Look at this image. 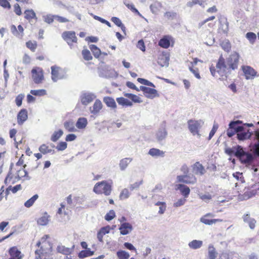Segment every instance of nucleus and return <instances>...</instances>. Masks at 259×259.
<instances>
[{
    "mask_svg": "<svg viewBox=\"0 0 259 259\" xmlns=\"http://www.w3.org/2000/svg\"><path fill=\"white\" fill-rule=\"evenodd\" d=\"M49 238L48 235H45L37 243L38 248L35 251V259H49L52 252V244L48 240Z\"/></svg>",
    "mask_w": 259,
    "mask_h": 259,
    "instance_id": "f257e3e1",
    "label": "nucleus"
},
{
    "mask_svg": "<svg viewBox=\"0 0 259 259\" xmlns=\"http://www.w3.org/2000/svg\"><path fill=\"white\" fill-rule=\"evenodd\" d=\"M113 182L109 181H102L96 183L93 188V191L97 194H104L109 196L112 190Z\"/></svg>",
    "mask_w": 259,
    "mask_h": 259,
    "instance_id": "f03ea898",
    "label": "nucleus"
},
{
    "mask_svg": "<svg viewBox=\"0 0 259 259\" xmlns=\"http://www.w3.org/2000/svg\"><path fill=\"white\" fill-rule=\"evenodd\" d=\"M235 156L238 158L240 162L245 164H250L253 159L252 155L244 151L241 146L238 145L236 148Z\"/></svg>",
    "mask_w": 259,
    "mask_h": 259,
    "instance_id": "7ed1b4c3",
    "label": "nucleus"
},
{
    "mask_svg": "<svg viewBox=\"0 0 259 259\" xmlns=\"http://www.w3.org/2000/svg\"><path fill=\"white\" fill-rule=\"evenodd\" d=\"M227 63L226 64L225 58L223 57L222 55H221L218 59V61L216 64L217 70L215 68V67L213 65H211L209 69L211 74L212 76H217V73H224L226 72V69L227 68Z\"/></svg>",
    "mask_w": 259,
    "mask_h": 259,
    "instance_id": "20e7f679",
    "label": "nucleus"
},
{
    "mask_svg": "<svg viewBox=\"0 0 259 259\" xmlns=\"http://www.w3.org/2000/svg\"><path fill=\"white\" fill-rule=\"evenodd\" d=\"M31 72L34 82L36 84L41 83L44 80L43 69L39 67H34Z\"/></svg>",
    "mask_w": 259,
    "mask_h": 259,
    "instance_id": "39448f33",
    "label": "nucleus"
},
{
    "mask_svg": "<svg viewBox=\"0 0 259 259\" xmlns=\"http://www.w3.org/2000/svg\"><path fill=\"white\" fill-rule=\"evenodd\" d=\"M62 38L71 47L74 43H77V38L73 31H65L62 33Z\"/></svg>",
    "mask_w": 259,
    "mask_h": 259,
    "instance_id": "423d86ee",
    "label": "nucleus"
},
{
    "mask_svg": "<svg viewBox=\"0 0 259 259\" xmlns=\"http://www.w3.org/2000/svg\"><path fill=\"white\" fill-rule=\"evenodd\" d=\"M239 59V55L236 52H233L227 59L229 68L235 70L237 68Z\"/></svg>",
    "mask_w": 259,
    "mask_h": 259,
    "instance_id": "0eeeda50",
    "label": "nucleus"
},
{
    "mask_svg": "<svg viewBox=\"0 0 259 259\" xmlns=\"http://www.w3.org/2000/svg\"><path fill=\"white\" fill-rule=\"evenodd\" d=\"M188 126L189 131L193 135L200 136L199 134V129L200 128L201 120H196L190 119L188 121Z\"/></svg>",
    "mask_w": 259,
    "mask_h": 259,
    "instance_id": "6e6552de",
    "label": "nucleus"
},
{
    "mask_svg": "<svg viewBox=\"0 0 259 259\" xmlns=\"http://www.w3.org/2000/svg\"><path fill=\"white\" fill-rule=\"evenodd\" d=\"M52 79L56 82L59 79H63L65 77L64 71L60 67L53 66L51 67Z\"/></svg>",
    "mask_w": 259,
    "mask_h": 259,
    "instance_id": "1a4fd4ad",
    "label": "nucleus"
},
{
    "mask_svg": "<svg viewBox=\"0 0 259 259\" xmlns=\"http://www.w3.org/2000/svg\"><path fill=\"white\" fill-rule=\"evenodd\" d=\"M177 182L186 184H194L197 181L196 178L191 174L179 175L177 177Z\"/></svg>",
    "mask_w": 259,
    "mask_h": 259,
    "instance_id": "9d476101",
    "label": "nucleus"
},
{
    "mask_svg": "<svg viewBox=\"0 0 259 259\" xmlns=\"http://www.w3.org/2000/svg\"><path fill=\"white\" fill-rule=\"evenodd\" d=\"M213 217V214L211 213H207L202 216L200 220V222L205 225H211L214 224H216L217 223L222 222L223 220L220 219H210L209 218H211Z\"/></svg>",
    "mask_w": 259,
    "mask_h": 259,
    "instance_id": "9b49d317",
    "label": "nucleus"
},
{
    "mask_svg": "<svg viewBox=\"0 0 259 259\" xmlns=\"http://www.w3.org/2000/svg\"><path fill=\"white\" fill-rule=\"evenodd\" d=\"M140 89L143 92L145 96L148 98L153 99L159 97V94L155 89L145 86H141Z\"/></svg>",
    "mask_w": 259,
    "mask_h": 259,
    "instance_id": "f8f14e48",
    "label": "nucleus"
},
{
    "mask_svg": "<svg viewBox=\"0 0 259 259\" xmlns=\"http://www.w3.org/2000/svg\"><path fill=\"white\" fill-rule=\"evenodd\" d=\"M8 252L10 256L9 259H22L24 256L23 254L17 246L10 247Z\"/></svg>",
    "mask_w": 259,
    "mask_h": 259,
    "instance_id": "ddd939ff",
    "label": "nucleus"
},
{
    "mask_svg": "<svg viewBox=\"0 0 259 259\" xmlns=\"http://www.w3.org/2000/svg\"><path fill=\"white\" fill-rule=\"evenodd\" d=\"M198 62H202V61L197 58H193V61L190 63V65L189 66V69L197 79H200L201 76L199 74V69L195 67Z\"/></svg>",
    "mask_w": 259,
    "mask_h": 259,
    "instance_id": "4468645a",
    "label": "nucleus"
},
{
    "mask_svg": "<svg viewBox=\"0 0 259 259\" xmlns=\"http://www.w3.org/2000/svg\"><path fill=\"white\" fill-rule=\"evenodd\" d=\"M242 69L246 79H253L256 75V71L250 66H243Z\"/></svg>",
    "mask_w": 259,
    "mask_h": 259,
    "instance_id": "2eb2a0df",
    "label": "nucleus"
},
{
    "mask_svg": "<svg viewBox=\"0 0 259 259\" xmlns=\"http://www.w3.org/2000/svg\"><path fill=\"white\" fill-rule=\"evenodd\" d=\"M28 118V112L26 109H22L18 112L17 116V123L19 125H22Z\"/></svg>",
    "mask_w": 259,
    "mask_h": 259,
    "instance_id": "dca6fc26",
    "label": "nucleus"
},
{
    "mask_svg": "<svg viewBox=\"0 0 259 259\" xmlns=\"http://www.w3.org/2000/svg\"><path fill=\"white\" fill-rule=\"evenodd\" d=\"M172 41V38L171 36L169 35H165L159 40L158 45L162 48L167 49L169 47L170 43Z\"/></svg>",
    "mask_w": 259,
    "mask_h": 259,
    "instance_id": "f3484780",
    "label": "nucleus"
},
{
    "mask_svg": "<svg viewBox=\"0 0 259 259\" xmlns=\"http://www.w3.org/2000/svg\"><path fill=\"white\" fill-rule=\"evenodd\" d=\"M133 229V228L132 224L129 223H123L119 228L120 234L123 235L129 234Z\"/></svg>",
    "mask_w": 259,
    "mask_h": 259,
    "instance_id": "a211bd4d",
    "label": "nucleus"
},
{
    "mask_svg": "<svg viewBox=\"0 0 259 259\" xmlns=\"http://www.w3.org/2000/svg\"><path fill=\"white\" fill-rule=\"evenodd\" d=\"M111 227L108 225L102 227L97 233V238L100 242H103V236L110 232Z\"/></svg>",
    "mask_w": 259,
    "mask_h": 259,
    "instance_id": "6ab92c4d",
    "label": "nucleus"
},
{
    "mask_svg": "<svg viewBox=\"0 0 259 259\" xmlns=\"http://www.w3.org/2000/svg\"><path fill=\"white\" fill-rule=\"evenodd\" d=\"M10 30L12 34L16 36L22 37L23 35L24 29L21 25H18V30L15 25H12L10 27Z\"/></svg>",
    "mask_w": 259,
    "mask_h": 259,
    "instance_id": "aec40b11",
    "label": "nucleus"
},
{
    "mask_svg": "<svg viewBox=\"0 0 259 259\" xmlns=\"http://www.w3.org/2000/svg\"><path fill=\"white\" fill-rule=\"evenodd\" d=\"M176 187L177 190H180L182 195H183L185 198L188 197L190 192V190L188 186L181 184H179L177 185Z\"/></svg>",
    "mask_w": 259,
    "mask_h": 259,
    "instance_id": "412c9836",
    "label": "nucleus"
},
{
    "mask_svg": "<svg viewBox=\"0 0 259 259\" xmlns=\"http://www.w3.org/2000/svg\"><path fill=\"white\" fill-rule=\"evenodd\" d=\"M24 18L30 22L33 19H37L36 14L32 9L26 10L24 12Z\"/></svg>",
    "mask_w": 259,
    "mask_h": 259,
    "instance_id": "4be33fe9",
    "label": "nucleus"
},
{
    "mask_svg": "<svg viewBox=\"0 0 259 259\" xmlns=\"http://www.w3.org/2000/svg\"><path fill=\"white\" fill-rule=\"evenodd\" d=\"M192 167L196 174L203 175L205 172L204 166L199 162H195Z\"/></svg>",
    "mask_w": 259,
    "mask_h": 259,
    "instance_id": "5701e85b",
    "label": "nucleus"
},
{
    "mask_svg": "<svg viewBox=\"0 0 259 259\" xmlns=\"http://www.w3.org/2000/svg\"><path fill=\"white\" fill-rule=\"evenodd\" d=\"M102 103L99 100H96L92 108L91 107L90 110L91 113L96 114L99 112V111L102 108Z\"/></svg>",
    "mask_w": 259,
    "mask_h": 259,
    "instance_id": "b1692460",
    "label": "nucleus"
},
{
    "mask_svg": "<svg viewBox=\"0 0 259 259\" xmlns=\"http://www.w3.org/2000/svg\"><path fill=\"white\" fill-rule=\"evenodd\" d=\"M242 122L240 120L232 121L229 124L230 128H232L237 133L242 132L244 130L243 126H238L237 124L241 123Z\"/></svg>",
    "mask_w": 259,
    "mask_h": 259,
    "instance_id": "393cba45",
    "label": "nucleus"
},
{
    "mask_svg": "<svg viewBox=\"0 0 259 259\" xmlns=\"http://www.w3.org/2000/svg\"><path fill=\"white\" fill-rule=\"evenodd\" d=\"M169 58L166 54L160 55L158 58V63L161 66H167L168 65Z\"/></svg>",
    "mask_w": 259,
    "mask_h": 259,
    "instance_id": "a878e982",
    "label": "nucleus"
},
{
    "mask_svg": "<svg viewBox=\"0 0 259 259\" xmlns=\"http://www.w3.org/2000/svg\"><path fill=\"white\" fill-rule=\"evenodd\" d=\"M103 101L108 107L113 109L116 108V104L113 98L110 97H106L104 98Z\"/></svg>",
    "mask_w": 259,
    "mask_h": 259,
    "instance_id": "bb28decb",
    "label": "nucleus"
},
{
    "mask_svg": "<svg viewBox=\"0 0 259 259\" xmlns=\"http://www.w3.org/2000/svg\"><path fill=\"white\" fill-rule=\"evenodd\" d=\"M148 154L153 157H163L164 152L156 148H151L149 150Z\"/></svg>",
    "mask_w": 259,
    "mask_h": 259,
    "instance_id": "cd10ccee",
    "label": "nucleus"
},
{
    "mask_svg": "<svg viewBox=\"0 0 259 259\" xmlns=\"http://www.w3.org/2000/svg\"><path fill=\"white\" fill-rule=\"evenodd\" d=\"M94 100V96L92 94H84L81 99V101L82 104L87 105Z\"/></svg>",
    "mask_w": 259,
    "mask_h": 259,
    "instance_id": "c85d7f7f",
    "label": "nucleus"
},
{
    "mask_svg": "<svg viewBox=\"0 0 259 259\" xmlns=\"http://www.w3.org/2000/svg\"><path fill=\"white\" fill-rule=\"evenodd\" d=\"M237 139L240 141H243L249 139L251 136V133L248 130L246 132H239L237 134Z\"/></svg>",
    "mask_w": 259,
    "mask_h": 259,
    "instance_id": "c756f323",
    "label": "nucleus"
},
{
    "mask_svg": "<svg viewBox=\"0 0 259 259\" xmlns=\"http://www.w3.org/2000/svg\"><path fill=\"white\" fill-rule=\"evenodd\" d=\"M203 242L201 240H193L188 244L189 247L191 249H197L202 246Z\"/></svg>",
    "mask_w": 259,
    "mask_h": 259,
    "instance_id": "7c9ffc66",
    "label": "nucleus"
},
{
    "mask_svg": "<svg viewBox=\"0 0 259 259\" xmlns=\"http://www.w3.org/2000/svg\"><path fill=\"white\" fill-rule=\"evenodd\" d=\"M208 256L209 259H215L218 253L213 245H210L208 246Z\"/></svg>",
    "mask_w": 259,
    "mask_h": 259,
    "instance_id": "2f4dec72",
    "label": "nucleus"
},
{
    "mask_svg": "<svg viewBox=\"0 0 259 259\" xmlns=\"http://www.w3.org/2000/svg\"><path fill=\"white\" fill-rule=\"evenodd\" d=\"M87 123L88 121L85 118H79L76 122V126L79 129H82L86 127Z\"/></svg>",
    "mask_w": 259,
    "mask_h": 259,
    "instance_id": "473e14b6",
    "label": "nucleus"
},
{
    "mask_svg": "<svg viewBox=\"0 0 259 259\" xmlns=\"http://www.w3.org/2000/svg\"><path fill=\"white\" fill-rule=\"evenodd\" d=\"M49 215L47 212L44 213L42 217L37 220V223L42 226L46 225L49 222Z\"/></svg>",
    "mask_w": 259,
    "mask_h": 259,
    "instance_id": "72a5a7b5",
    "label": "nucleus"
},
{
    "mask_svg": "<svg viewBox=\"0 0 259 259\" xmlns=\"http://www.w3.org/2000/svg\"><path fill=\"white\" fill-rule=\"evenodd\" d=\"M116 101L118 104L123 106H131L133 105V103L132 102L130 101L127 99H125L123 97L117 98L116 99Z\"/></svg>",
    "mask_w": 259,
    "mask_h": 259,
    "instance_id": "f704fd0d",
    "label": "nucleus"
},
{
    "mask_svg": "<svg viewBox=\"0 0 259 259\" xmlns=\"http://www.w3.org/2000/svg\"><path fill=\"white\" fill-rule=\"evenodd\" d=\"M26 47L31 52H34L37 47V43L35 40H28L26 42Z\"/></svg>",
    "mask_w": 259,
    "mask_h": 259,
    "instance_id": "c9c22d12",
    "label": "nucleus"
},
{
    "mask_svg": "<svg viewBox=\"0 0 259 259\" xmlns=\"http://www.w3.org/2000/svg\"><path fill=\"white\" fill-rule=\"evenodd\" d=\"M89 47L95 58H98L101 56V50L96 45H91Z\"/></svg>",
    "mask_w": 259,
    "mask_h": 259,
    "instance_id": "e433bc0d",
    "label": "nucleus"
},
{
    "mask_svg": "<svg viewBox=\"0 0 259 259\" xmlns=\"http://www.w3.org/2000/svg\"><path fill=\"white\" fill-rule=\"evenodd\" d=\"M63 134V132L62 130L55 131L51 137V141L54 142L57 141Z\"/></svg>",
    "mask_w": 259,
    "mask_h": 259,
    "instance_id": "4c0bfd02",
    "label": "nucleus"
},
{
    "mask_svg": "<svg viewBox=\"0 0 259 259\" xmlns=\"http://www.w3.org/2000/svg\"><path fill=\"white\" fill-rule=\"evenodd\" d=\"M124 96L129 99H130L131 100H132L135 103H141L142 102V100L141 99V98L134 94H130V93H125L124 94Z\"/></svg>",
    "mask_w": 259,
    "mask_h": 259,
    "instance_id": "58836bf2",
    "label": "nucleus"
},
{
    "mask_svg": "<svg viewBox=\"0 0 259 259\" xmlns=\"http://www.w3.org/2000/svg\"><path fill=\"white\" fill-rule=\"evenodd\" d=\"M57 251L65 255L71 254V250L69 248H67L63 245H59L57 248Z\"/></svg>",
    "mask_w": 259,
    "mask_h": 259,
    "instance_id": "ea45409f",
    "label": "nucleus"
},
{
    "mask_svg": "<svg viewBox=\"0 0 259 259\" xmlns=\"http://www.w3.org/2000/svg\"><path fill=\"white\" fill-rule=\"evenodd\" d=\"M65 128L69 132H75L76 131L74 123L72 121H67L64 122Z\"/></svg>",
    "mask_w": 259,
    "mask_h": 259,
    "instance_id": "a19ab883",
    "label": "nucleus"
},
{
    "mask_svg": "<svg viewBox=\"0 0 259 259\" xmlns=\"http://www.w3.org/2000/svg\"><path fill=\"white\" fill-rule=\"evenodd\" d=\"M38 195L37 194H35L31 198L27 200L25 203L24 206L26 207L29 208L31 206L33 205L35 201L38 199Z\"/></svg>",
    "mask_w": 259,
    "mask_h": 259,
    "instance_id": "79ce46f5",
    "label": "nucleus"
},
{
    "mask_svg": "<svg viewBox=\"0 0 259 259\" xmlns=\"http://www.w3.org/2000/svg\"><path fill=\"white\" fill-rule=\"evenodd\" d=\"M221 46L227 52H230L231 49V44L228 40L223 41L221 44Z\"/></svg>",
    "mask_w": 259,
    "mask_h": 259,
    "instance_id": "37998d69",
    "label": "nucleus"
},
{
    "mask_svg": "<svg viewBox=\"0 0 259 259\" xmlns=\"http://www.w3.org/2000/svg\"><path fill=\"white\" fill-rule=\"evenodd\" d=\"M205 2V0H191L188 2L187 5L189 7H192L195 5L202 6Z\"/></svg>",
    "mask_w": 259,
    "mask_h": 259,
    "instance_id": "c03bdc74",
    "label": "nucleus"
},
{
    "mask_svg": "<svg viewBox=\"0 0 259 259\" xmlns=\"http://www.w3.org/2000/svg\"><path fill=\"white\" fill-rule=\"evenodd\" d=\"M27 175L28 173L25 170V168L21 167L20 169L17 170L16 177L19 179H21L27 177Z\"/></svg>",
    "mask_w": 259,
    "mask_h": 259,
    "instance_id": "a18cd8bd",
    "label": "nucleus"
},
{
    "mask_svg": "<svg viewBox=\"0 0 259 259\" xmlns=\"http://www.w3.org/2000/svg\"><path fill=\"white\" fill-rule=\"evenodd\" d=\"M161 6L159 3H154L151 5L150 9L153 13L156 14L160 11Z\"/></svg>",
    "mask_w": 259,
    "mask_h": 259,
    "instance_id": "49530a36",
    "label": "nucleus"
},
{
    "mask_svg": "<svg viewBox=\"0 0 259 259\" xmlns=\"http://www.w3.org/2000/svg\"><path fill=\"white\" fill-rule=\"evenodd\" d=\"M83 59L86 61H90L92 60L93 57L90 51L87 49H83L81 52Z\"/></svg>",
    "mask_w": 259,
    "mask_h": 259,
    "instance_id": "de8ad7c7",
    "label": "nucleus"
},
{
    "mask_svg": "<svg viewBox=\"0 0 259 259\" xmlns=\"http://www.w3.org/2000/svg\"><path fill=\"white\" fill-rule=\"evenodd\" d=\"M30 93L34 96H43L47 94V92L44 89L40 90H32L30 91Z\"/></svg>",
    "mask_w": 259,
    "mask_h": 259,
    "instance_id": "09e8293b",
    "label": "nucleus"
},
{
    "mask_svg": "<svg viewBox=\"0 0 259 259\" xmlns=\"http://www.w3.org/2000/svg\"><path fill=\"white\" fill-rule=\"evenodd\" d=\"M94 254V252L91 251L90 250H85L81 251L79 254L78 256L79 258H84L88 256H91L93 255Z\"/></svg>",
    "mask_w": 259,
    "mask_h": 259,
    "instance_id": "8fccbe9b",
    "label": "nucleus"
},
{
    "mask_svg": "<svg viewBox=\"0 0 259 259\" xmlns=\"http://www.w3.org/2000/svg\"><path fill=\"white\" fill-rule=\"evenodd\" d=\"M116 254L119 259H128L130 257L129 253L123 250L118 251Z\"/></svg>",
    "mask_w": 259,
    "mask_h": 259,
    "instance_id": "3c124183",
    "label": "nucleus"
},
{
    "mask_svg": "<svg viewBox=\"0 0 259 259\" xmlns=\"http://www.w3.org/2000/svg\"><path fill=\"white\" fill-rule=\"evenodd\" d=\"M131 161L132 159L128 158L122 159L119 163L121 169L124 170L127 166L128 164Z\"/></svg>",
    "mask_w": 259,
    "mask_h": 259,
    "instance_id": "603ef678",
    "label": "nucleus"
},
{
    "mask_svg": "<svg viewBox=\"0 0 259 259\" xmlns=\"http://www.w3.org/2000/svg\"><path fill=\"white\" fill-rule=\"evenodd\" d=\"M39 151L42 154H46L51 153L52 150L49 148V146L46 144H42L39 148Z\"/></svg>",
    "mask_w": 259,
    "mask_h": 259,
    "instance_id": "864d4df0",
    "label": "nucleus"
},
{
    "mask_svg": "<svg viewBox=\"0 0 259 259\" xmlns=\"http://www.w3.org/2000/svg\"><path fill=\"white\" fill-rule=\"evenodd\" d=\"M167 135V133L165 130L159 131L156 134V137L158 140L161 141L164 139Z\"/></svg>",
    "mask_w": 259,
    "mask_h": 259,
    "instance_id": "5fc2aeb1",
    "label": "nucleus"
},
{
    "mask_svg": "<svg viewBox=\"0 0 259 259\" xmlns=\"http://www.w3.org/2000/svg\"><path fill=\"white\" fill-rule=\"evenodd\" d=\"M111 21L117 26L121 27L122 30L125 29L124 25L122 23L121 21L118 18L113 17L111 18Z\"/></svg>",
    "mask_w": 259,
    "mask_h": 259,
    "instance_id": "6e6d98bb",
    "label": "nucleus"
},
{
    "mask_svg": "<svg viewBox=\"0 0 259 259\" xmlns=\"http://www.w3.org/2000/svg\"><path fill=\"white\" fill-rule=\"evenodd\" d=\"M115 212L113 210H110L105 215V219L107 221H110L113 219L115 217Z\"/></svg>",
    "mask_w": 259,
    "mask_h": 259,
    "instance_id": "4d7b16f0",
    "label": "nucleus"
},
{
    "mask_svg": "<svg viewBox=\"0 0 259 259\" xmlns=\"http://www.w3.org/2000/svg\"><path fill=\"white\" fill-rule=\"evenodd\" d=\"M137 80L139 82H140L141 84L152 87H155L154 84L152 82L144 78H138L137 79Z\"/></svg>",
    "mask_w": 259,
    "mask_h": 259,
    "instance_id": "13d9d810",
    "label": "nucleus"
},
{
    "mask_svg": "<svg viewBox=\"0 0 259 259\" xmlns=\"http://www.w3.org/2000/svg\"><path fill=\"white\" fill-rule=\"evenodd\" d=\"M246 37L251 43L254 42L256 38V34L251 32H247Z\"/></svg>",
    "mask_w": 259,
    "mask_h": 259,
    "instance_id": "bf43d9fd",
    "label": "nucleus"
},
{
    "mask_svg": "<svg viewBox=\"0 0 259 259\" xmlns=\"http://www.w3.org/2000/svg\"><path fill=\"white\" fill-rule=\"evenodd\" d=\"M67 147V144L66 142H60L57 144L56 149L58 151H63L65 150Z\"/></svg>",
    "mask_w": 259,
    "mask_h": 259,
    "instance_id": "052dcab7",
    "label": "nucleus"
},
{
    "mask_svg": "<svg viewBox=\"0 0 259 259\" xmlns=\"http://www.w3.org/2000/svg\"><path fill=\"white\" fill-rule=\"evenodd\" d=\"M125 5L133 13L137 14V15L141 16V14L140 13L138 10L135 7V6L133 4H125Z\"/></svg>",
    "mask_w": 259,
    "mask_h": 259,
    "instance_id": "680f3d73",
    "label": "nucleus"
},
{
    "mask_svg": "<svg viewBox=\"0 0 259 259\" xmlns=\"http://www.w3.org/2000/svg\"><path fill=\"white\" fill-rule=\"evenodd\" d=\"M130 196V193L127 189L122 190L120 194L119 197L120 199H124L127 198Z\"/></svg>",
    "mask_w": 259,
    "mask_h": 259,
    "instance_id": "e2e57ef3",
    "label": "nucleus"
},
{
    "mask_svg": "<svg viewBox=\"0 0 259 259\" xmlns=\"http://www.w3.org/2000/svg\"><path fill=\"white\" fill-rule=\"evenodd\" d=\"M11 0H0V6L4 8L10 9L11 7L10 1Z\"/></svg>",
    "mask_w": 259,
    "mask_h": 259,
    "instance_id": "0e129e2a",
    "label": "nucleus"
},
{
    "mask_svg": "<svg viewBox=\"0 0 259 259\" xmlns=\"http://www.w3.org/2000/svg\"><path fill=\"white\" fill-rule=\"evenodd\" d=\"M54 19H55V15H47L44 17L45 22L48 24L53 23Z\"/></svg>",
    "mask_w": 259,
    "mask_h": 259,
    "instance_id": "69168bd1",
    "label": "nucleus"
},
{
    "mask_svg": "<svg viewBox=\"0 0 259 259\" xmlns=\"http://www.w3.org/2000/svg\"><path fill=\"white\" fill-rule=\"evenodd\" d=\"M23 98H24V95L22 94H19L16 97V98L15 99V102H16V105L18 107H20L22 105V101L23 100Z\"/></svg>",
    "mask_w": 259,
    "mask_h": 259,
    "instance_id": "338daca9",
    "label": "nucleus"
},
{
    "mask_svg": "<svg viewBox=\"0 0 259 259\" xmlns=\"http://www.w3.org/2000/svg\"><path fill=\"white\" fill-rule=\"evenodd\" d=\"M17 166H22V167L25 168L26 165L24 164V156L22 154L19 158L18 161L16 163Z\"/></svg>",
    "mask_w": 259,
    "mask_h": 259,
    "instance_id": "774afa93",
    "label": "nucleus"
}]
</instances>
